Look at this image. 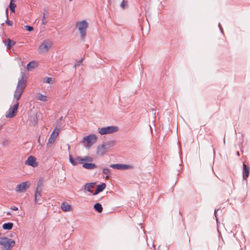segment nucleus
Returning <instances> with one entry per match:
<instances>
[{
	"label": "nucleus",
	"instance_id": "1",
	"mask_svg": "<svg viewBox=\"0 0 250 250\" xmlns=\"http://www.w3.org/2000/svg\"><path fill=\"white\" fill-rule=\"evenodd\" d=\"M27 84L26 78L23 72H21V77L19 78L16 90L14 93V99L16 102L20 99Z\"/></svg>",
	"mask_w": 250,
	"mask_h": 250
},
{
	"label": "nucleus",
	"instance_id": "2",
	"mask_svg": "<svg viewBox=\"0 0 250 250\" xmlns=\"http://www.w3.org/2000/svg\"><path fill=\"white\" fill-rule=\"evenodd\" d=\"M88 25L87 22L85 20L78 21L76 23V26L79 30L81 37L83 40H84L85 37Z\"/></svg>",
	"mask_w": 250,
	"mask_h": 250
},
{
	"label": "nucleus",
	"instance_id": "3",
	"mask_svg": "<svg viewBox=\"0 0 250 250\" xmlns=\"http://www.w3.org/2000/svg\"><path fill=\"white\" fill-rule=\"evenodd\" d=\"M15 242L6 237H0V245L3 246L2 250H10L15 245Z\"/></svg>",
	"mask_w": 250,
	"mask_h": 250
},
{
	"label": "nucleus",
	"instance_id": "4",
	"mask_svg": "<svg viewBox=\"0 0 250 250\" xmlns=\"http://www.w3.org/2000/svg\"><path fill=\"white\" fill-rule=\"evenodd\" d=\"M19 105V102H16V104L13 106H10L9 110L6 112L5 115L6 117L7 118H14L17 114Z\"/></svg>",
	"mask_w": 250,
	"mask_h": 250
},
{
	"label": "nucleus",
	"instance_id": "5",
	"mask_svg": "<svg viewBox=\"0 0 250 250\" xmlns=\"http://www.w3.org/2000/svg\"><path fill=\"white\" fill-rule=\"evenodd\" d=\"M118 130L119 127L118 126H109L100 128L99 133L101 135H104L116 132Z\"/></svg>",
	"mask_w": 250,
	"mask_h": 250
},
{
	"label": "nucleus",
	"instance_id": "6",
	"mask_svg": "<svg viewBox=\"0 0 250 250\" xmlns=\"http://www.w3.org/2000/svg\"><path fill=\"white\" fill-rule=\"evenodd\" d=\"M51 42L48 40L43 41L42 43L39 46V50L40 53H43L47 52L52 46Z\"/></svg>",
	"mask_w": 250,
	"mask_h": 250
},
{
	"label": "nucleus",
	"instance_id": "7",
	"mask_svg": "<svg viewBox=\"0 0 250 250\" xmlns=\"http://www.w3.org/2000/svg\"><path fill=\"white\" fill-rule=\"evenodd\" d=\"M61 131V129L59 128L56 127L52 133L47 144V146H50L52 144H53L57 136Z\"/></svg>",
	"mask_w": 250,
	"mask_h": 250
},
{
	"label": "nucleus",
	"instance_id": "8",
	"mask_svg": "<svg viewBox=\"0 0 250 250\" xmlns=\"http://www.w3.org/2000/svg\"><path fill=\"white\" fill-rule=\"evenodd\" d=\"M110 167H112L114 169H119V170H125L128 169H132L133 168V166L129 165H125V164H111L110 165Z\"/></svg>",
	"mask_w": 250,
	"mask_h": 250
},
{
	"label": "nucleus",
	"instance_id": "9",
	"mask_svg": "<svg viewBox=\"0 0 250 250\" xmlns=\"http://www.w3.org/2000/svg\"><path fill=\"white\" fill-rule=\"evenodd\" d=\"M97 139V136L94 134H90L83 138V143H87L88 144H93L95 143Z\"/></svg>",
	"mask_w": 250,
	"mask_h": 250
},
{
	"label": "nucleus",
	"instance_id": "10",
	"mask_svg": "<svg viewBox=\"0 0 250 250\" xmlns=\"http://www.w3.org/2000/svg\"><path fill=\"white\" fill-rule=\"evenodd\" d=\"M25 164L36 167L38 166V163L36 161V158L33 156H30L25 162Z\"/></svg>",
	"mask_w": 250,
	"mask_h": 250
},
{
	"label": "nucleus",
	"instance_id": "11",
	"mask_svg": "<svg viewBox=\"0 0 250 250\" xmlns=\"http://www.w3.org/2000/svg\"><path fill=\"white\" fill-rule=\"evenodd\" d=\"M69 158L70 162L73 166H76L78 164L83 165V159L81 157L77 156L76 158H73L72 155H70Z\"/></svg>",
	"mask_w": 250,
	"mask_h": 250
},
{
	"label": "nucleus",
	"instance_id": "12",
	"mask_svg": "<svg viewBox=\"0 0 250 250\" xmlns=\"http://www.w3.org/2000/svg\"><path fill=\"white\" fill-rule=\"evenodd\" d=\"M29 187V184L27 182H22L17 185V191L19 192H23Z\"/></svg>",
	"mask_w": 250,
	"mask_h": 250
},
{
	"label": "nucleus",
	"instance_id": "13",
	"mask_svg": "<svg viewBox=\"0 0 250 250\" xmlns=\"http://www.w3.org/2000/svg\"><path fill=\"white\" fill-rule=\"evenodd\" d=\"M41 192L38 190H36L35 194V202L36 204L40 205L41 204L43 200L41 198Z\"/></svg>",
	"mask_w": 250,
	"mask_h": 250
},
{
	"label": "nucleus",
	"instance_id": "14",
	"mask_svg": "<svg viewBox=\"0 0 250 250\" xmlns=\"http://www.w3.org/2000/svg\"><path fill=\"white\" fill-rule=\"evenodd\" d=\"M250 174V167L248 165H246L244 163L243 165V177L244 179H247L249 176Z\"/></svg>",
	"mask_w": 250,
	"mask_h": 250
},
{
	"label": "nucleus",
	"instance_id": "15",
	"mask_svg": "<svg viewBox=\"0 0 250 250\" xmlns=\"http://www.w3.org/2000/svg\"><path fill=\"white\" fill-rule=\"evenodd\" d=\"M107 151V149L104 146L103 144L98 146L97 149V154L98 155L102 156Z\"/></svg>",
	"mask_w": 250,
	"mask_h": 250
},
{
	"label": "nucleus",
	"instance_id": "16",
	"mask_svg": "<svg viewBox=\"0 0 250 250\" xmlns=\"http://www.w3.org/2000/svg\"><path fill=\"white\" fill-rule=\"evenodd\" d=\"M106 187V184L105 183H102V184L98 185L97 187L96 191L93 193L94 195H96L100 192L103 191Z\"/></svg>",
	"mask_w": 250,
	"mask_h": 250
},
{
	"label": "nucleus",
	"instance_id": "17",
	"mask_svg": "<svg viewBox=\"0 0 250 250\" xmlns=\"http://www.w3.org/2000/svg\"><path fill=\"white\" fill-rule=\"evenodd\" d=\"M4 43L8 49L11 48L15 44V42L11 40L10 39L7 38L3 41Z\"/></svg>",
	"mask_w": 250,
	"mask_h": 250
},
{
	"label": "nucleus",
	"instance_id": "18",
	"mask_svg": "<svg viewBox=\"0 0 250 250\" xmlns=\"http://www.w3.org/2000/svg\"><path fill=\"white\" fill-rule=\"evenodd\" d=\"M83 167L85 169L91 170L97 167V166L93 163H85L83 164Z\"/></svg>",
	"mask_w": 250,
	"mask_h": 250
},
{
	"label": "nucleus",
	"instance_id": "19",
	"mask_svg": "<svg viewBox=\"0 0 250 250\" xmlns=\"http://www.w3.org/2000/svg\"><path fill=\"white\" fill-rule=\"evenodd\" d=\"M95 184L96 183H86L84 185V190L92 193V189L94 188Z\"/></svg>",
	"mask_w": 250,
	"mask_h": 250
},
{
	"label": "nucleus",
	"instance_id": "20",
	"mask_svg": "<svg viewBox=\"0 0 250 250\" xmlns=\"http://www.w3.org/2000/svg\"><path fill=\"white\" fill-rule=\"evenodd\" d=\"M115 144V141H108L104 142L103 145L105 147V148L107 149V150L110 147L114 146Z\"/></svg>",
	"mask_w": 250,
	"mask_h": 250
},
{
	"label": "nucleus",
	"instance_id": "21",
	"mask_svg": "<svg viewBox=\"0 0 250 250\" xmlns=\"http://www.w3.org/2000/svg\"><path fill=\"white\" fill-rule=\"evenodd\" d=\"M49 13L47 9H44L43 11V16L42 20V23L43 25H45L47 22L48 21L47 20V18H48V16H46V15H48Z\"/></svg>",
	"mask_w": 250,
	"mask_h": 250
},
{
	"label": "nucleus",
	"instance_id": "22",
	"mask_svg": "<svg viewBox=\"0 0 250 250\" xmlns=\"http://www.w3.org/2000/svg\"><path fill=\"white\" fill-rule=\"evenodd\" d=\"M61 208L64 211H69L71 209V206L67 203H62L61 205Z\"/></svg>",
	"mask_w": 250,
	"mask_h": 250
},
{
	"label": "nucleus",
	"instance_id": "23",
	"mask_svg": "<svg viewBox=\"0 0 250 250\" xmlns=\"http://www.w3.org/2000/svg\"><path fill=\"white\" fill-rule=\"evenodd\" d=\"M37 66V64L35 61H32L29 62L26 66L27 69L29 71L31 70L32 69L35 68Z\"/></svg>",
	"mask_w": 250,
	"mask_h": 250
},
{
	"label": "nucleus",
	"instance_id": "24",
	"mask_svg": "<svg viewBox=\"0 0 250 250\" xmlns=\"http://www.w3.org/2000/svg\"><path fill=\"white\" fill-rule=\"evenodd\" d=\"M42 187H43V178H40V179L38 182V185H37V187L36 188V190L42 191Z\"/></svg>",
	"mask_w": 250,
	"mask_h": 250
},
{
	"label": "nucleus",
	"instance_id": "25",
	"mask_svg": "<svg viewBox=\"0 0 250 250\" xmlns=\"http://www.w3.org/2000/svg\"><path fill=\"white\" fill-rule=\"evenodd\" d=\"M13 227V224L11 222L6 223L3 224L2 228L4 229L10 230L12 229Z\"/></svg>",
	"mask_w": 250,
	"mask_h": 250
},
{
	"label": "nucleus",
	"instance_id": "26",
	"mask_svg": "<svg viewBox=\"0 0 250 250\" xmlns=\"http://www.w3.org/2000/svg\"><path fill=\"white\" fill-rule=\"evenodd\" d=\"M94 208L99 213H101L103 211V207L100 203H96L94 206Z\"/></svg>",
	"mask_w": 250,
	"mask_h": 250
},
{
	"label": "nucleus",
	"instance_id": "27",
	"mask_svg": "<svg viewBox=\"0 0 250 250\" xmlns=\"http://www.w3.org/2000/svg\"><path fill=\"white\" fill-rule=\"evenodd\" d=\"M103 172L104 175H106V179H109L110 175V169L107 168H104L103 170Z\"/></svg>",
	"mask_w": 250,
	"mask_h": 250
},
{
	"label": "nucleus",
	"instance_id": "28",
	"mask_svg": "<svg viewBox=\"0 0 250 250\" xmlns=\"http://www.w3.org/2000/svg\"><path fill=\"white\" fill-rule=\"evenodd\" d=\"M9 7L12 13L15 12V8L16 7V4L13 2H10L9 5Z\"/></svg>",
	"mask_w": 250,
	"mask_h": 250
},
{
	"label": "nucleus",
	"instance_id": "29",
	"mask_svg": "<svg viewBox=\"0 0 250 250\" xmlns=\"http://www.w3.org/2000/svg\"><path fill=\"white\" fill-rule=\"evenodd\" d=\"M120 7L122 9H125L128 7V2L126 0H123L120 4Z\"/></svg>",
	"mask_w": 250,
	"mask_h": 250
},
{
	"label": "nucleus",
	"instance_id": "30",
	"mask_svg": "<svg viewBox=\"0 0 250 250\" xmlns=\"http://www.w3.org/2000/svg\"><path fill=\"white\" fill-rule=\"evenodd\" d=\"M53 81V79L50 77H45L43 80V82L46 83H52Z\"/></svg>",
	"mask_w": 250,
	"mask_h": 250
},
{
	"label": "nucleus",
	"instance_id": "31",
	"mask_svg": "<svg viewBox=\"0 0 250 250\" xmlns=\"http://www.w3.org/2000/svg\"><path fill=\"white\" fill-rule=\"evenodd\" d=\"M83 163L84 162H91L93 160V158L91 157L88 156H84L83 158Z\"/></svg>",
	"mask_w": 250,
	"mask_h": 250
},
{
	"label": "nucleus",
	"instance_id": "32",
	"mask_svg": "<svg viewBox=\"0 0 250 250\" xmlns=\"http://www.w3.org/2000/svg\"><path fill=\"white\" fill-rule=\"evenodd\" d=\"M38 99L40 101L44 102L46 100V96H45L41 94H39V95L38 96Z\"/></svg>",
	"mask_w": 250,
	"mask_h": 250
},
{
	"label": "nucleus",
	"instance_id": "33",
	"mask_svg": "<svg viewBox=\"0 0 250 250\" xmlns=\"http://www.w3.org/2000/svg\"><path fill=\"white\" fill-rule=\"evenodd\" d=\"M25 29L28 31H32L34 30V28L33 27L29 25H25L24 26Z\"/></svg>",
	"mask_w": 250,
	"mask_h": 250
},
{
	"label": "nucleus",
	"instance_id": "34",
	"mask_svg": "<svg viewBox=\"0 0 250 250\" xmlns=\"http://www.w3.org/2000/svg\"><path fill=\"white\" fill-rule=\"evenodd\" d=\"M83 58H82L80 61H79L76 64L74 65V67L76 68V67L82 64L83 61Z\"/></svg>",
	"mask_w": 250,
	"mask_h": 250
},
{
	"label": "nucleus",
	"instance_id": "35",
	"mask_svg": "<svg viewBox=\"0 0 250 250\" xmlns=\"http://www.w3.org/2000/svg\"><path fill=\"white\" fill-rule=\"evenodd\" d=\"M6 23L9 26H12L13 25V21L8 20V18H7L6 21Z\"/></svg>",
	"mask_w": 250,
	"mask_h": 250
},
{
	"label": "nucleus",
	"instance_id": "36",
	"mask_svg": "<svg viewBox=\"0 0 250 250\" xmlns=\"http://www.w3.org/2000/svg\"><path fill=\"white\" fill-rule=\"evenodd\" d=\"M10 208H11V209L13 210H18V208L15 206H11Z\"/></svg>",
	"mask_w": 250,
	"mask_h": 250
},
{
	"label": "nucleus",
	"instance_id": "37",
	"mask_svg": "<svg viewBox=\"0 0 250 250\" xmlns=\"http://www.w3.org/2000/svg\"><path fill=\"white\" fill-rule=\"evenodd\" d=\"M219 210V209H215V211H214V216H215V218H216V220H217V213H216V212H217V210Z\"/></svg>",
	"mask_w": 250,
	"mask_h": 250
},
{
	"label": "nucleus",
	"instance_id": "38",
	"mask_svg": "<svg viewBox=\"0 0 250 250\" xmlns=\"http://www.w3.org/2000/svg\"><path fill=\"white\" fill-rule=\"evenodd\" d=\"M6 16L7 18H8V8L6 9L5 11Z\"/></svg>",
	"mask_w": 250,
	"mask_h": 250
},
{
	"label": "nucleus",
	"instance_id": "39",
	"mask_svg": "<svg viewBox=\"0 0 250 250\" xmlns=\"http://www.w3.org/2000/svg\"><path fill=\"white\" fill-rule=\"evenodd\" d=\"M219 27V28L221 31L222 33H223V28L220 24V23H219V25H218Z\"/></svg>",
	"mask_w": 250,
	"mask_h": 250
},
{
	"label": "nucleus",
	"instance_id": "40",
	"mask_svg": "<svg viewBox=\"0 0 250 250\" xmlns=\"http://www.w3.org/2000/svg\"><path fill=\"white\" fill-rule=\"evenodd\" d=\"M16 0H10V2H13L15 1Z\"/></svg>",
	"mask_w": 250,
	"mask_h": 250
},
{
	"label": "nucleus",
	"instance_id": "41",
	"mask_svg": "<svg viewBox=\"0 0 250 250\" xmlns=\"http://www.w3.org/2000/svg\"><path fill=\"white\" fill-rule=\"evenodd\" d=\"M237 155L238 156H239V155H240V154H239V151H237Z\"/></svg>",
	"mask_w": 250,
	"mask_h": 250
},
{
	"label": "nucleus",
	"instance_id": "42",
	"mask_svg": "<svg viewBox=\"0 0 250 250\" xmlns=\"http://www.w3.org/2000/svg\"><path fill=\"white\" fill-rule=\"evenodd\" d=\"M11 214L10 213H9V212H8V213H7V215H11Z\"/></svg>",
	"mask_w": 250,
	"mask_h": 250
},
{
	"label": "nucleus",
	"instance_id": "43",
	"mask_svg": "<svg viewBox=\"0 0 250 250\" xmlns=\"http://www.w3.org/2000/svg\"><path fill=\"white\" fill-rule=\"evenodd\" d=\"M62 118V117L59 119V120H61Z\"/></svg>",
	"mask_w": 250,
	"mask_h": 250
},
{
	"label": "nucleus",
	"instance_id": "44",
	"mask_svg": "<svg viewBox=\"0 0 250 250\" xmlns=\"http://www.w3.org/2000/svg\"><path fill=\"white\" fill-rule=\"evenodd\" d=\"M69 1H72V0H69Z\"/></svg>",
	"mask_w": 250,
	"mask_h": 250
}]
</instances>
